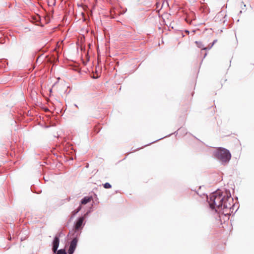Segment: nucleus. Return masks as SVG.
Returning <instances> with one entry per match:
<instances>
[{"instance_id":"5","label":"nucleus","mask_w":254,"mask_h":254,"mask_svg":"<svg viewBox=\"0 0 254 254\" xmlns=\"http://www.w3.org/2000/svg\"><path fill=\"white\" fill-rule=\"evenodd\" d=\"M60 236L56 235L53 242V251L54 253H56L57 251L58 248L60 243Z\"/></svg>"},{"instance_id":"11","label":"nucleus","mask_w":254,"mask_h":254,"mask_svg":"<svg viewBox=\"0 0 254 254\" xmlns=\"http://www.w3.org/2000/svg\"><path fill=\"white\" fill-rule=\"evenodd\" d=\"M217 40H214L213 41V42L209 45V47L208 48V49H210L213 47V46L215 44V43H216L217 42Z\"/></svg>"},{"instance_id":"1","label":"nucleus","mask_w":254,"mask_h":254,"mask_svg":"<svg viewBox=\"0 0 254 254\" xmlns=\"http://www.w3.org/2000/svg\"><path fill=\"white\" fill-rule=\"evenodd\" d=\"M210 207L216 212L225 215H229L233 206V199L230 193L217 190L207 198Z\"/></svg>"},{"instance_id":"6","label":"nucleus","mask_w":254,"mask_h":254,"mask_svg":"<svg viewBox=\"0 0 254 254\" xmlns=\"http://www.w3.org/2000/svg\"><path fill=\"white\" fill-rule=\"evenodd\" d=\"M91 200V198L88 196H85L81 200V204H86Z\"/></svg>"},{"instance_id":"4","label":"nucleus","mask_w":254,"mask_h":254,"mask_svg":"<svg viewBox=\"0 0 254 254\" xmlns=\"http://www.w3.org/2000/svg\"><path fill=\"white\" fill-rule=\"evenodd\" d=\"M77 242L78 239L77 237L74 238L71 241L68 251L69 254H72L74 253L77 246Z\"/></svg>"},{"instance_id":"8","label":"nucleus","mask_w":254,"mask_h":254,"mask_svg":"<svg viewBox=\"0 0 254 254\" xmlns=\"http://www.w3.org/2000/svg\"><path fill=\"white\" fill-rule=\"evenodd\" d=\"M81 209V206L80 205L76 209L72 212V215L74 216Z\"/></svg>"},{"instance_id":"3","label":"nucleus","mask_w":254,"mask_h":254,"mask_svg":"<svg viewBox=\"0 0 254 254\" xmlns=\"http://www.w3.org/2000/svg\"><path fill=\"white\" fill-rule=\"evenodd\" d=\"M84 217L83 216L77 219L74 226L75 232H76L78 231H80L82 230V228L83 227L85 224V223H84Z\"/></svg>"},{"instance_id":"9","label":"nucleus","mask_w":254,"mask_h":254,"mask_svg":"<svg viewBox=\"0 0 254 254\" xmlns=\"http://www.w3.org/2000/svg\"><path fill=\"white\" fill-rule=\"evenodd\" d=\"M57 254H66V253L64 249H61L57 251Z\"/></svg>"},{"instance_id":"7","label":"nucleus","mask_w":254,"mask_h":254,"mask_svg":"<svg viewBox=\"0 0 254 254\" xmlns=\"http://www.w3.org/2000/svg\"><path fill=\"white\" fill-rule=\"evenodd\" d=\"M195 43L197 45V46L199 48H202V50H207L208 49V48L203 47V45L201 42L195 41Z\"/></svg>"},{"instance_id":"10","label":"nucleus","mask_w":254,"mask_h":254,"mask_svg":"<svg viewBox=\"0 0 254 254\" xmlns=\"http://www.w3.org/2000/svg\"><path fill=\"white\" fill-rule=\"evenodd\" d=\"M104 187L105 189H110L111 188V185L109 183H106L104 184Z\"/></svg>"},{"instance_id":"2","label":"nucleus","mask_w":254,"mask_h":254,"mask_svg":"<svg viewBox=\"0 0 254 254\" xmlns=\"http://www.w3.org/2000/svg\"><path fill=\"white\" fill-rule=\"evenodd\" d=\"M215 158L218 159L222 163H227L231 159V154L230 151L224 148L220 147L214 152Z\"/></svg>"}]
</instances>
